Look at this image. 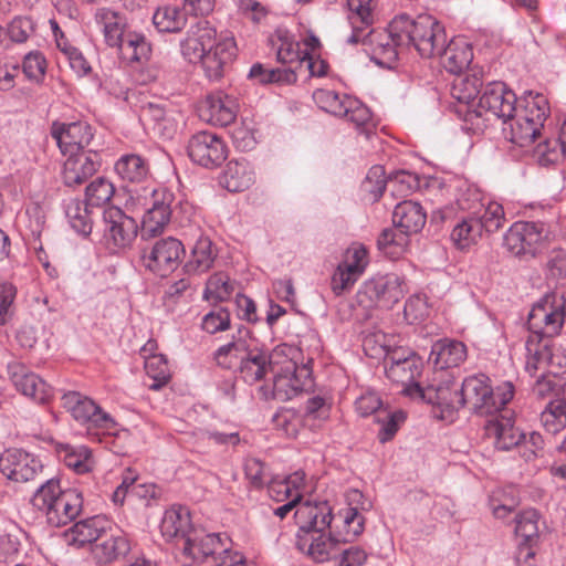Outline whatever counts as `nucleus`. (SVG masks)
Returning <instances> with one entry per match:
<instances>
[{
    "label": "nucleus",
    "instance_id": "f257e3e1",
    "mask_svg": "<svg viewBox=\"0 0 566 566\" xmlns=\"http://www.w3.org/2000/svg\"><path fill=\"white\" fill-rule=\"evenodd\" d=\"M180 52L187 62L201 63L210 80H218L234 59L237 45L232 35L218 34L209 21L200 20L190 25L180 41Z\"/></svg>",
    "mask_w": 566,
    "mask_h": 566
},
{
    "label": "nucleus",
    "instance_id": "f03ea898",
    "mask_svg": "<svg viewBox=\"0 0 566 566\" xmlns=\"http://www.w3.org/2000/svg\"><path fill=\"white\" fill-rule=\"evenodd\" d=\"M551 107L548 99L541 93L527 92L520 97L516 111L504 122L505 139L518 147H527L545 132Z\"/></svg>",
    "mask_w": 566,
    "mask_h": 566
},
{
    "label": "nucleus",
    "instance_id": "7ed1b4c3",
    "mask_svg": "<svg viewBox=\"0 0 566 566\" xmlns=\"http://www.w3.org/2000/svg\"><path fill=\"white\" fill-rule=\"evenodd\" d=\"M172 195L161 188L144 187L130 191L126 209L133 213L143 212L140 237L143 240L161 234L171 217Z\"/></svg>",
    "mask_w": 566,
    "mask_h": 566
},
{
    "label": "nucleus",
    "instance_id": "20e7f679",
    "mask_svg": "<svg viewBox=\"0 0 566 566\" xmlns=\"http://www.w3.org/2000/svg\"><path fill=\"white\" fill-rule=\"evenodd\" d=\"M394 31L402 34L406 48L412 46L424 59L438 56L447 43L443 24L428 14L418 15L416 19L399 14L394 18Z\"/></svg>",
    "mask_w": 566,
    "mask_h": 566
},
{
    "label": "nucleus",
    "instance_id": "39448f33",
    "mask_svg": "<svg viewBox=\"0 0 566 566\" xmlns=\"http://www.w3.org/2000/svg\"><path fill=\"white\" fill-rule=\"evenodd\" d=\"M407 291L405 277L396 273L376 275L364 281L356 292L353 307L367 319L375 311L391 310Z\"/></svg>",
    "mask_w": 566,
    "mask_h": 566
},
{
    "label": "nucleus",
    "instance_id": "423d86ee",
    "mask_svg": "<svg viewBox=\"0 0 566 566\" xmlns=\"http://www.w3.org/2000/svg\"><path fill=\"white\" fill-rule=\"evenodd\" d=\"M32 505L45 516L50 525L59 527L80 514L83 499L77 490H62L59 480L50 479L35 491Z\"/></svg>",
    "mask_w": 566,
    "mask_h": 566
},
{
    "label": "nucleus",
    "instance_id": "0eeeda50",
    "mask_svg": "<svg viewBox=\"0 0 566 566\" xmlns=\"http://www.w3.org/2000/svg\"><path fill=\"white\" fill-rule=\"evenodd\" d=\"M463 407L469 405L480 416H492L500 412L514 397V386L504 381L492 388L490 378L484 374H476L464 378L461 384Z\"/></svg>",
    "mask_w": 566,
    "mask_h": 566
},
{
    "label": "nucleus",
    "instance_id": "6e6552de",
    "mask_svg": "<svg viewBox=\"0 0 566 566\" xmlns=\"http://www.w3.org/2000/svg\"><path fill=\"white\" fill-rule=\"evenodd\" d=\"M426 219V213L418 202H399L392 212L394 229H385L377 240L379 249L387 254H400L408 244V237L418 233L423 228Z\"/></svg>",
    "mask_w": 566,
    "mask_h": 566
},
{
    "label": "nucleus",
    "instance_id": "1a4fd4ad",
    "mask_svg": "<svg viewBox=\"0 0 566 566\" xmlns=\"http://www.w3.org/2000/svg\"><path fill=\"white\" fill-rule=\"evenodd\" d=\"M62 405L76 422L85 426L88 436L101 440L102 434H117L115 419L92 398L78 391H69L63 395Z\"/></svg>",
    "mask_w": 566,
    "mask_h": 566
},
{
    "label": "nucleus",
    "instance_id": "9d476101",
    "mask_svg": "<svg viewBox=\"0 0 566 566\" xmlns=\"http://www.w3.org/2000/svg\"><path fill=\"white\" fill-rule=\"evenodd\" d=\"M565 317L566 298L564 294L557 292L545 294L528 313L527 327L531 333L528 339L548 340V338L559 335L565 324Z\"/></svg>",
    "mask_w": 566,
    "mask_h": 566
},
{
    "label": "nucleus",
    "instance_id": "9b49d317",
    "mask_svg": "<svg viewBox=\"0 0 566 566\" xmlns=\"http://www.w3.org/2000/svg\"><path fill=\"white\" fill-rule=\"evenodd\" d=\"M518 102L520 98L505 83L491 82L483 87L476 108L469 109L464 120L479 129L481 124L474 123V119L479 120L484 113H489L504 123L516 111Z\"/></svg>",
    "mask_w": 566,
    "mask_h": 566
},
{
    "label": "nucleus",
    "instance_id": "f8f14e48",
    "mask_svg": "<svg viewBox=\"0 0 566 566\" xmlns=\"http://www.w3.org/2000/svg\"><path fill=\"white\" fill-rule=\"evenodd\" d=\"M549 226L537 221H518L504 235V247L515 256L530 258L541 252L551 238Z\"/></svg>",
    "mask_w": 566,
    "mask_h": 566
},
{
    "label": "nucleus",
    "instance_id": "ddd939ff",
    "mask_svg": "<svg viewBox=\"0 0 566 566\" xmlns=\"http://www.w3.org/2000/svg\"><path fill=\"white\" fill-rule=\"evenodd\" d=\"M460 387L449 371H434L426 385H413L408 390L418 395L417 399L453 413L463 407L464 398L461 397Z\"/></svg>",
    "mask_w": 566,
    "mask_h": 566
},
{
    "label": "nucleus",
    "instance_id": "4468645a",
    "mask_svg": "<svg viewBox=\"0 0 566 566\" xmlns=\"http://www.w3.org/2000/svg\"><path fill=\"white\" fill-rule=\"evenodd\" d=\"M313 99L319 108L346 118L354 125L363 126L370 119V111L359 99L332 90L319 88L313 93Z\"/></svg>",
    "mask_w": 566,
    "mask_h": 566
},
{
    "label": "nucleus",
    "instance_id": "2eb2a0df",
    "mask_svg": "<svg viewBox=\"0 0 566 566\" xmlns=\"http://www.w3.org/2000/svg\"><path fill=\"white\" fill-rule=\"evenodd\" d=\"M364 50L377 65L391 69L398 57V48H405L402 34L394 31V19L385 30H373L360 33Z\"/></svg>",
    "mask_w": 566,
    "mask_h": 566
},
{
    "label": "nucleus",
    "instance_id": "dca6fc26",
    "mask_svg": "<svg viewBox=\"0 0 566 566\" xmlns=\"http://www.w3.org/2000/svg\"><path fill=\"white\" fill-rule=\"evenodd\" d=\"M103 239L111 252L130 247L137 235L138 224L133 216L120 208L109 206L103 211Z\"/></svg>",
    "mask_w": 566,
    "mask_h": 566
},
{
    "label": "nucleus",
    "instance_id": "f3484780",
    "mask_svg": "<svg viewBox=\"0 0 566 566\" xmlns=\"http://www.w3.org/2000/svg\"><path fill=\"white\" fill-rule=\"evenodd\" d=\"M457 205L462 211H471L474 218L479 219L482 230L486 233H493L504 224L505 217L501 203L481 198L479 191L474 188H468L457 198Z\"/></svg>",
    "mask_w": 566,
    "mask_h": 566
},
{
    "label": "nucleus",
    "instance_id": "a211bd4d",
    "mask_svg": "<svg viewBox=\"0 0 566 566\" xmlns=\"http://www.w3.org/2000/svg\"><path fill=\"white\" fill-rule=\"evenodd\" d=\"M184 255L185 247L181 241L168 237L156 241L149 250H145L142 260L148 271L165 277L178 269Z\"/></svg>",
    "mask_w": 566,
    "mask_h": 566
},
{
    "label": "nucleus",
    "instance_id": "6ab92c4d",
    "mask_svg": "<svg viewBox=\"0 0 566 566\" xmlns=\"http://www.w3.org/2000/svg\"><path fill=\"white\" fill-rule=\"evenodd\" d=\"M368 263V252L363 244L354 243L348 247L332 276L331 286L334 294L339 296L352 289L364 274Z\"/></svg>",
    "mask_w": 566,
    "mask_h": 566
},
{
    "label": "nucleus",
    "instance_id": "aec40b11",
    "mask_svg": "<svg viewBox=\"0 0 566 566\" xmlns=\"http://www.w3.org/2000/svg\"><path fill=\"white\" fill-rule=\"evenodd\" d=\"M188 155L193 163L205 168H214L226 160L228 148L220 136L212 132L202 130L196 133L189 139Z\"/></svg>",
    "mask_w": 566,
    "mask_h": 566
},
{
    "label": "nucleus",
    "instance_id": "412c9836",
    "mask_svg": "<svg viewBox=\"0 0 566 566\" xmlns=\"http://www.w3.org/2000/svg\"><path fill=\"white\" fill-rule=\"evenodd\" d=\"M526 350L525 368L531 375L546 369L549 374H557L560 369L566 368L565 350L551 344L549 340L527 339Z\"/></svg>",
    "mask_w": 566,
    "mask_h": 566
},
{
    "label": "nucleus",
    "instance_id": "4be33fe9",
    "mask_svg": "<svg viewBox=\"0 0 566 566\" xmlns=\"http://www.w3.org/2000/svg\"><path fill=\"white\" fill-rule=\"evenodd\" d=\"M43 469L41 460L21 449H9L0 455V471L11 481L28 482L35 479Z\"/></svg>",
    "mask_w": 566,
    "mask_h": 566
},
{
    "label": "nucleus",
    "instance_id": "5701e85b",
    "mask_svg": "<svg viewBox=\"0 0 566 566\" xmlns=\"http://www.w3.org/2000/svg\"><path fill=\"white\" fill-rule=\"evenodd\" d=\"M140 120L164 139H172L184 116L180 111L160 103H146L140 107Z\"/></svg>",
    "mask_w": 566,
    "mask_h": 566
},
{
    "label": "nucleus",
    "instance_id": "b1692460",
    "mask_svg": "<svg viewBox=\"0 0 566 566\" xmlns=\"http://www.w3.org/2000/svg\"><path fill=\"white\" fill-rule=\"evenodd\" d=\"M239 112L235 96L224 91L209 93L199 106L200 118L211 125L227 126L234 122Z\"/></svg>",
    "mask_w": 566,
    "mask_h": 566
},
{
    "label": "nucleus",
    "instance_id": "393cba45",
    "mask_svg": "<svg viewBox=\"0 0 566 566\" xmlns=\"http://www.w3.org/2000/svg\"><path fill=\"white\" fill-rule=\"evenodd\" d=\"M51 135L63 155L85 150L91 144L94 133L86 122L53 123Z\"/></svg>",
    "mask_w": 566,
    "mask_h": 566
},
{
    "label": "nucleus",
    "instance_id": "a878e982",
    "mask_svg": "<svg viewBox=\"0 0 566 566\" xmlns=\"http://www.w3.org/2000/svg\"><path fill=\"white\" fill-rule=\"evenodd\" d=\"M228 544H231V539L226 534L192 531L182 545V556L192 559L211 558L214 562L221 553H227Z\"/></svg>",
    "mask_w": 566,
    "mask_h": 566
},
{
    "label": "nucleus",
    "instance_id": "bb28decb",
    "mask_svg": "<svg viewBox=\"0 0 566 566\" xmlns=\"http://www.w3.org/2000/svg\"><path fill=\"white\" fill-rule=\"evenodd\" d=\"M485 422L484 429L489 438L494 439V446L499 450L507 451L520 446L524 432L514 426L513 418L504 408L492 416Z\"/></svg>",
    "mask_w": 566,
    "mask_h": 566
},
{
    "label": "nucleus",
    "instance_id": "cd10ccee",
    "mask_svg": "<svg viewBox=\"0 0 566 566\" xmlns=\"http://www.w3.org/2000/svg\"><path fill=\"white\" fill-rule=\"evenodd\" d=\"M67 155L63 166V181L67 187L84 184L101 166V158L97 151L82 150Z\"/></svg>",
    "mask_w": 566,
    "mask_h": 566
},
{
    "label": "nucleus",
    "instance_id": "c85d7f7f",
    "mask_svg": "<svg viewBox=\"0 0 566 566\" xmlns=\"http://www.w3.org/2000/svg\"><path fill=\"white\" fill-rule=\"evenodd\" d=\"M339 544L340 541L326 533V531L297 534L296 545L298 549L317 563H324L336 557L340 552Z\"/></svg>",
    "mask_w": 566,
    "mask_h": 566
},
{
    "label": "nucleus",
    "instance_id": "c756f323",
    "mask_svg": "<svg viewBox=\"0 0 566 566\" xmlns=\"http://www.w3.org/2000/svg\"><path fill=\"white\" fill-rule=\"evenodd\" d=\"M272 377L273 396L282 401L293 399L313 386L311 370L305 364H301L290 373H281Z\"/></svg>",
    "mask_w": 566,
    "mask_h": 566
},
{
    "label": "nucleus",
    "instance_id": "7c9ffc66",
    "mask_svg": "<svg viewBox=\"0 0 566 566\" xmlns=\"http://www.w3.org/2000/svg\"><path fill=\"white\" fill-rule=\"evenodd\" d=\"M295 522L298 525L297 534L326 531L332 523V509L326 502L300 503L294 513Z\"/></svg>",
    "mask_w": 566,
    "mask_h": 566
},
{
    "label": "nucleus",
    "instance_id": "2f4dec72",
    "mask_svg": "<svg viewBox=\"0 0 566 566\" xmlns=\"http://www.w3.org/2000/svg\"><path fill=\"white\" fill-rule=\"evenodd\" d=\"M94 21L104 36L105 44L109 48L118 45L129 30L125 14L111 8H98L94 13Z\"/></svg>",
    "mask_w": 566,
    "mask_h": 566
},
{
    "label": "nucleus",
    "instance_id": "473e14b6",
    "mask_svg": "<svg viewBox=\"0 0 566 566\" xmlns=\"http://www.w3.org/2000/svg\"><path fill=\"white\" fill-rule=\"evenodd\" d=\"M467 356V346L462 342L443 338L432 345L429 361L439 369L438 371H447L461 365Z\"/></svg>",
    "mask_w": 566,
    "mask_h": 566
},
{
    "label": "nucleus",
    "instance_id": "72a5a7b5",
    "mask_svg": "<svg viewBox=\"0 0 566 566\" xmlns=\"http://www.w3.org/2000/svg\"><path fill=\"white\" fill-rule=\"evenodd\" d=\"M130 551L127 535L117 530L92 546V557L97 565H107L124 558Z\"/></svg>",
    "mask_w": 566,
    "mask_h": 566
},
{
    "label": "nucleus",
    "instance_id": "f704fd0d",
    "mask_svg": "<svg viewBox=\"0 0 566 566\" xmlns=\"http://www.w3.org/2000/svg\"><path fill=\"white\" fill-rule=\"evenodd\" d=\"M254 182V167L244 158L230 160L220 177V184L231 192L244 191Z\"/></svg>",
    "mask_w": 566,
    "mask_h": 566
},
{
    "label": "nucleus",
    "instance_id": "c9c22d12",
    "mask_svg": "<svg viewBox=\"0 0 566 566\" xmlns=\"http://www.w3.org/2000/svg\"><path fill=\"white\" fill-rule=\"evenodd\" d=\"M441 65L452 74H460L465 71L473 60V51L469 42L463 38H454L446 43L441 53L438 54Z\"/></svg>",
    "mask_w": 566,
    "mask_h": 566
},
{
    "label": "nucleus",
    "instance_id": "e433bc0d",
    "mask_svg": "<svg viewBox=\"0 0 566 566\" xmlns=\"http://www.w3.org/2000/svg\"><path fill=\"white\" fill-rule=\"evenodd\" d=\"M108 525V520L102 515L82 520L65 532V541L69 545L83 546L97 541Z\"/></svg>",
    "mask_w": 566,
    "mask_h": 566
},
{
    "label": "nucleus",
    "instance_id": "4c0bfd02",
    "mask_svg": "<svg viewBox=\"0 0 566 566\" xmlns=\"http://www.w3.org/2000/svg\"><path fill=\"white\" fill-rule=\"evenodd\" d=\"M348 21L352 25V33L346 43L356 45L360 41V33L366 31L374 23V0H347Z\"/></svg>",
    "mask_w": 566,
    "mask_h": 566
},
{
    "label": "nucleus",
    "instance_id": "58836bf2",
    "mask_svg": "<svg viewBox=\"0 0 566 566\" xmlns=\"http://www.w3.org/2000/svg\"><path fill=\"white\" fill-rule=\"evenodd\" d=\"M346 499L349 507L344 514L345 542L354 539L364 532L365 517L361 515L360 510L364 511L369 507L368 501L358 490L348 491Z\"/></svg>",
    "mask_w": 566,
    "mask_h": 566
},
{
    "label": "nucleus",
    "instance_id": "ea45409f",
    "mask_svg": "<svg viewBox=\"0 0 566 566\" xmlns=\"http://www.w3.org/2000/svg\"><path fill=\"white\" fill-rule=\"evenodd\" d=\"M160 531L166 539H181L184 545L192 532L189 511L182 506H172L166 510Z\"/></svg>",
    "mask_w": 566,
    "mask_h": 566
},
{
    "label": "nucleus",
    "instance_id": "a19ab883",
    "mask_svg": "<svg viewBox=\"0 0 566 566\" xmlns=\"http://www.w3.org/2000/svg\"><path fill=\"white\" fill-rule=\"evenodd\" d=\"M156 347L154 342H148L142 349L145 359L144 366L146 375L153 379L148 385L151 390H159L166 386L171 377L170 368L166 357L161 354H151Z\"/></svg>",
    "mask_w": 566,
    "mask_h": 566
},
{
    "label": "nucleus",
    "instance_id": "79ce46f5",
    "mask_svg": "<svg viewBox=\"0 0 566 566\" xmlns=\"http://www.w3.org/2000/svg\"><path fill=\"white\" fill-rule=\"evenodd\" d=\"M266 364L272 376L290 373L303 364V354L301 348L295 345L280 344L269 354L266 353Z\"/></svg>",
    "mask_w": 566,
    "mask_h": 566
},
{
    "label": "nucleus",
    "instance_id": "37998d69",
    "mask_svg": "<svg viewBox=\"0 0 566 566\" xmlns=\"http://www.w3.org/2000/svg\"><path fill=\"white\" fill-rule=\"evenodd\" d=\"M113 49H116L119 56L129 63L146 61L151 53V45L146 35L130 29L120 39V43Z\"/></svg>",
    "mask_w": 566,
    "mask_h": 566
},
{
    "label": "nucleus",
    "instance_id": "c03bdc74",
    "mask_svg": "<svg viewBox=\"0 0 566 566\" xmlns=\"http://www.w3.org/2000/svg\"><path fill=\"white\" fill-rule=\"evenodd\" d=\"M270 43L276 51L279 62L283 64H300L303 57L300 41H296L294 34L285 27H279L274 31L270 36Z\"/></svg>",
    "mask_w": 566,
    "mask_h": 566
},
{
    "label": "nucleus",
    "instance_id": "a18cd8bd",
    "mask_svg": "<svg viewBox=\"0 0 566 566\" xmlns=\"http://www.w3.org/2000/svg\"><path fill=\"white\" fill-rule=\"evenodd\" d=\"M56 452L64 464L76 474L88 473L95 465L92 451L86 446L59 443L56 444Z\"/></svg>",
    "mask_w": 566,
    "mask_h": 566
},
{
    "label": "nucleus",
    "instance_id": "49530a36",
    "mask_svg": "<svg viewBox=\"0 0 566 566\" xmlns=\"http://www.w3.org/2000/svg\"><path fill=\"white\" fill-rule=\"evenodd\" d=\"M515 534L523 539L520 545L518 558L524 551L525 559L533 558L535 553L531 546L538 537V513L535 510H526L516 515Z\"/></svg>",
    "mask_w": 566,
    "mask_h": 566
},
{
    "label": "nucleus",
    "instance_id": "de8ad7c7",
    "mask_svg": "<svg viewBox=\"0 0 566 566\" xmlns=\"http://www.w3.org/2000/svg\"><path fill=\"white\" fill-rule=\"evenodd\" d=\"M422 360L419 356H412L407 359V361H402L401 365L396 367H386L387 377L394 382L400 384L403 386L402 392L409 396L412 399H417L418 395H413L409 392L413 385H422L417 381V377L421 375L422 371Z\"/></svg>",
    "mask_w": 566,
    "mask_h": 566
},
{
    "label": "nucleus",
    "instance_id": "09e8293b",
    "mask_svg": "<svg viewBox=\"0 0 566 566\" xmlns=\"http://www.w3.org/2000/svg\"><path fill=\"white\" fill-rule=\"evenodd\" d=\"M116 175L126 182L138 184L149 176V165L145 158L137 154H125L115 163Z\"/></svg>",
    "mask_w": 566,
    "mask_h": 566
},
{
    "label": "nucleus",
    "instance_id": "8fccbe9b",
    "mask_svg": "<svg viewBox=\"0 0 566 566\" xmlns=\"http://www.w3.org/2000/svg\"><path fill=\"white\" fill-rule=\"evenodd\" d=\"M305 474L302 471H296L283 480L272 481L269 486L270 496L277 501H300L304 490Z\"/></svg>",
    "mask_w": 566,
    "mask_h": 566
},
{
    "label": "nucleus",
    "instance_id": "3c124183",
    "mask_svg": "<svg viewBox=\"0 0 566 566\" xmlns=\"http://www.w3.org/2000/svg\"><path fill=\"white\" fill-rule=\"evenodd\" d=\"M483 233L479 219L468 211V216L453 227L451 240L458 249L464 250L476 244Z\"/></svg>",
    "mask_w": 566,
    "mask_h": 566
},
{
    "label": "nucleus",
    "instance_id": "603ef678",
    "mask_svg": "<svg viewBox=\"0 0 566 566\" xmlns=\"http://www.w3.org/2000/svg\"><path fill=\"white\" fill-rule=\"evenodd\" d=\"M155 28L163 33H178L187 24V15L178 6L159 7L153 14Z\"/></svg>",
    "mask_w": 566,
    "mask_h": 566
},
{
    "label": "nucleus",
    "instance_id": "864d4df0",
    "mask_svg": "<svg viewBox=\"0 0 566 566\" xmlns=\"http://www.w3.org/2000/svg\"><path fill=\"white\" fill-rule=\"evenodd\" d=\"M270 373L266 364V353L263 349L252 348L245 359L240 363V376L244 382L253 385L262 380Z\"/></svg>",
    "mask_w": 566,
    "mask_h": 566
},
{
    "label": "nucleus",
    "instance_id": "5fc2aeb1",
    "mask_svg": "<svg viewBox=\"0 0 566 566\" xmlns=\"http://www.w3.org/2000/svg\"><path fill=\"white\" fill-rule=\"evenodd\" d=\"M217 256L212 248V242L207 237H200L191 250V255L186 263V269L190 273H203L208 271Z\"/></svg>",
    "mask_w": 566,
    "mask_h": 566
},
{
    "label": "nucleus",
    "instance_id": "6e6d98bb",
    "mask_svg": "<svg viewBox=\"0 0 566 566\" xmlns=\"http://www.w3.org/2000/svg\"><path fill=\"white\" fill-rule=\"evenodd\" d=\"M65 216L72 229L81 235H88L93 223L88 205L78 199H70L65 203Z\"/></svg>",
    "mask_w": 566,
    "mask_h": 566
},
{
    "label": "nucleus",
    "instance_id": "4d7b16f0",
    "mask_svg": "<svg viewBox=\"0 0 566 566\" xmlns=\"http://www.w3.org/2000/svg\"><path fill=\"white\" fill-rule=\"evenodd\" d=\"M234 147L242 151L252 150L259 143L260 134L253 119L243 118L231 129Z\"/></svg>",
    "mask_w": 566,
    "mask_h": 566
},
{
    "label": "nucleus",
    "instance_id": "13d9d810",
    "mask_svg": "<svg viewBox=\"0 0 566 566\" xmlns=\"http://www.w3.org/2000/svg\"><path fill=\"white\" fill-rule=\"evenodd\" d=\"M249 77L258 81L261 84L281 83L292 84L296 82V71L289 69H266L262 64L256 63L252 65L249 72Z\"/></svg>",
    "mask_w": 566,
    "mask_h": 566
},
{
    "label": "nucleus",
    "instance_id": "bf43d9fd",
    "mask_svg": "<svg viewBox=\"0 0 566 566\" xmlns=\"http://www.w3.org/2000/svg\"><path fill=\"white\" fill-rule=\"evenodd\" d=\"M541 422L549 433H558L566 427V405L558 398L551 400L541 412Z\"/></svg>",
    "mask_w": 566,
    "mask_h": 566
},
{
    "label": "nucleus",
    "instance_id": "052dcab7",
    "mask_svg": "<svg viewBox=\"0 0 566 566\" xmlns=\"http://www.w3.org/2000/svg\"><path fill=\"white\" fill-rule=\"evenodd\" d=\"M234 291V284L224 273H214L206 284L203 298L208 302L227 301Z\"/></svg>",
    "mask_w": 566,
    "mask_h": 566
},
{
    "label": "nucleus",
    "instance_id": "680f3d73",
    "mask_svg": "<svg viewBox=\"0 0 566 566\" xmlns=\"http://www.w3.org/2000/svg\"><path fill=\"white\" fill-rule=\"evenodd\" d=\"M387 186L388 179L386 178L384 167L376 165L368 170L365 179L360 185V190L366 199L370 201H377L381 197Z\"/></svg>",
    "mask_w": 566,
    "mask_h": 566
},
{
    "label": "nucleus",
    "instance_id": "e2e57ef3",
    "mask_svg": "<svg viewBox=\"0 0 566 566\" xmlns=\"http://www.w3.org/2000/svg\"><path fill=\"white\" fill-rule=\"evenodd\" d=\"M114 193V185L108 179L98 177L86 187L85 202L91 207H101L107 203Z\"/></svg>",
    "mask_w": 566,
    "mask_h": 566
},
{
    "label": "nucleus",
    "instance_id": "0e129e2a",
    "mask_svg": "<svg viewBox=\"0 0 566 566\" xmlns=\"http://www.w3.org/2000/svg\"><path fill=\"white\" fill-rule=\"evenodd\" d=\"M249 350L244 339H234L218 348L216 359L220 366L230 368L235 361L240 360L241 363L242 359H245Z\"/></svg>",
    "mask_w": 566,
    "mask_h": 566
},
{
    "label": "nucleus",
    "instance_id": "69168bd1",
    "mask_svg": "<svg viewBox=\"0 0 566 566\" xmlns=\"http://www.w3.org/2000/svg\"><path fill=\"white\" fill-rule=\"evenodd\" d=\"M481 83L478 77H463L454 80L451 87V95L459 103L468 106L465 113L471 109L470 104L480 93Z\"/></svg>",
    "mask_w": 566,
    "mask_h": 566
},
{
    "label": "nucleus",
    "instance_id": "338daca9",
    "mask_svg": "<svg viewBox=\"0 0 566 566\" xmlns=\"http://www.w3.org/2000/svg\"><path fill=\"white\" fill-rule=\"evenodd\" d=\"M8 373L11 381L22 395L30 390L31 386H41V377L30 371L23 364L12 361L8 364Z\"/></svg>",
    "mask_w": 566,
    "mask_h": 566
},
{
    "label": "nucleus",
    "instance_id": "774afa93",
    "mask_svg": "<svg viewBox=\"0 0 566 566\" xmlns=\"http://www.w3.org/2000/svg\"><path fill=\"white\" fill-rule=\"evenodd\" d=\"M533 156L541 166H551L557 164L565 154L556 138H547L534 148Z\"/></svg>",
    "mask_w": 566,
    "mask_h": 566
}]
</instances>
